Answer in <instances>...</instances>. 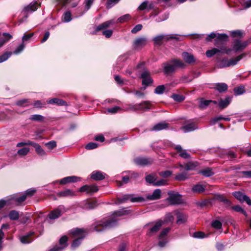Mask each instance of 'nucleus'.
<instances>
[{
  "mask_svg": "<svg viewBox=\"0 0 251 251\" xmlns=\"http://www.w3.org/2000/svg\"><path fill=\"white\" fill-rule=\"evenodd\" d=\"M3 36L5 38V39H0V48L2 47L6 42L12 38V35L8 33H3Z\"/></svg>",
  "mask_w": 251,
  "mask_h": 251,
  "instance_id": "49",
  "label": "nucleus"
},
{
  "mask_svg": "<svg viewBox=\"0 0 251 251\" xmlns=\"http://www.w3.org/2000/svg\"><path fill=\"white\" fill-rule=\"evenodd\" d=\"M140 105H138V104H127L124 107L125 110L126 111H136L140 110Z\"/></svg>",
  "mask_w": 251,
  "mask_h": 251,
  "instance_id": "40",
  "label": "nucleus"
},
{
  "mask_svg": "<svg viewBox=\"0 0 251 251\" xmlns=\"http://www.w3.org/2000/svg\"><path fill=\"white\" fill-rule=\"evenodd\" d=\"M198 128V126L194 123L188 124L181 127V129L184 132H189L193 131Z\"/></svg>",
  "mask_w": 251,
  "mask_h": 251,
  "instance_id": "30",
  "label": "nucleus"
},
{
  "mask_svg": "<svg viewBox=\"0 0 251 251\" xmlns=\"http://www.w3.org/2000/svg\"><path fill=\"white\" fill-rule=\"evenodd\" d=\"M165 89L166 88L164 85H159L155 89L154 93L158 95L162 94L164 92Z\"/></svg>",
  "mask_w": 251,
  "mask_h": 251,
  "instance_id": "52",
  "label": "nucleus"
},
{
  "mask_svg": "<svg viewBox=\"0 0 251 251\" xmlns=\"http://www.w3.org/2000/svg\"><path fill=\"white\" fill-rule=\"evenodd\" d=\"M128 200H129L131 202H139L143 201L144 198L140 197H136L132 195H126L124 196L122 198L118 199L116 203L120 204L121 203H123L126 201Z\"/></svg>",
  "mask_w": 251,
  "mask_h": 251,
  "instance_id": "11",
  "label": "nucleus"
},
{
  "mask_svg": "<svg viewBox=\"0 0 251 251\" xmlns=\"http://www.w3.org/2000/svg\"><path fill=\"white\" fill-rule=\"evenodd\" d=\"M44 119V117L41 115L38 114L32 115L29 117V119L31 121H42Z\"/></svg>",
  "mask_w": 251,
  "mask_h": 251,
  "instance_id": "54",
  "label": "nucleus"
},
{
  "mask_svg": "<svg viewBox=\"0 0 251 251\" xmlns=\"http://www.w3.org/2000/svg\"><path fill=\"white\" fill-rule=\"evenodd\" d=\"M98 146V145L97 143L90 142L85 146V148L87 150H90L97 148Z\"/></svg>",
  "mask_w": 251,
  "mask_h": 251,
  "instance_id": "64",
  "label": "nucleus"
},
{
  "mask_svg": "<svg viewBox=\"0 0 251 251\" xmlns=\"http://www.w3.org/2000/svg\"><path fill=\"white\" fill-rule=\"evenodd\" d=\"M58 195L62 197H68L74 195V192L70 189H66L59 193Z\"/></svg>",
  "mask_w": 251,
  "mask_h": 251,
  "instance_id": "48",
  "label": "nucleus"
},
{
  "mask_svg": "<svg viewBox=\"0 0 251 251\" xmlns=\"http://www.w3.org/2000/svg\"><path fill=\"white\" fill-rule=\"evenodd\" d=\"M169 197L166 200L171 205H177L183 202L182 196L178 193L174 191H169L168 192Z\"/></svg>",
  "mask_w": 251,
  "mask_h": 251,
  "instance_id": "6",
  "label": "nucleus"
},
{
  "mask_svg": "<svg viewBox=\"0 0 251 251\" xmlns=\"http://www.w3.org/2000/svg\"><path fill=\"white\" fill-rule=\"evenodd\" d=\"M175 149L176 150L179 156L184 159H190L191 155L186 150L183 149L180 145H177L175 147Z\"/></svg>",
  "mask_w": 251,
  "mask_h": 251,
  "instance_id": "16",
  "label": "nucleus"
},
{
  "mask_svg": "<svg viewBox=\"0 0 251 251\" xmlns=\"http://www.w3.org/2000/svg\"><path fill=\"white\" fill-rule=\"evenodd\" d=\"M171 97L175 101L179 102L183 101L185 99V97L183 96L176 94H173Z\"/></svg>",
  "mask_w": 251,
  "mask_h": 251,
  "instance_id": "50",
  "label": "nucleus"
},
{
  "mask_svg": "<svg viewBox=\"0 0 251 251\" xmlns=\"http://www.w3.org/2000/svg\"><path fill=\"white\" fill-rule=\"evenodd\" d=\"M17 105L20 106H26L29 105L28 100L23 99L22 100H18L16 103Z\"/></svg>",
  "mask_w": 251,
  "mask_h": 251,
  "instance_id": "57",
  "label": "nucleus"
},
{
  "mask_svg": "<svg viewBox=\"0 0 251 251\" xmlns=\"http://www.w3.org/2000/svg\"><path fill=\"white\" fill-rule=\"evenodd\" d=\"M8 217L11 220H16L19 217V212L15 210H12L9 213Z\"/></svg>",
  "mask_w": 251,
  "mask_h": 251,
  "instance_id": "47",
  "label": "nucleus"
},
{
  "mask_svg": "<svg viewBox=\"0 0 251 251\" xmlns=\"http://www.w3.org/2000/svg\"><path fill=\"white\" fill-rule=\"evenodd\" d=\"M209 100H205L203 99H201L199 101V106L200 108L204 109L210 104Z\"/></svg>",
  "mask_w": 251,
  "mask_h": 251,
  "instance_id": "43",
  "label": "nucleus"
},
{
  "mask_svg": "<svg viewBox=\"0 0 251 251\" xmlns=\"http://www.w3.org/2000/svg\"><path fill=\"white\" fill-rule=\"evenodd\" d=\"M91 177L95 180H101L105 178L103 173L100 171H94L92 173Z\"/></svg>",
  "mask_w": 251,
  "mask_h": 251,
  "instance_id": "31",
  "label": "nucleus"
},
{
  "mask_svg": "<svg viewBox=\"0 0 251 251\" xmlns=\"http://www.w3.org/2000/svg\"><path fill=\"white\" fill-rule=\"evenodd\" d=\"M218 48H214L211 50H207L205 53L206 56L207 57H211L214 54L219 52L229 54L231 51L230 48H228L226 46H221L220 47Z\"/></svg>",
  "mask_w": 251,
  "mask_h": 251,
  "instance_id": "7",
  "label": "nucleus"
},
{
  "mask_svg": "<svg viewBox=\"0 0 251 251\" xmlns=\"http://www.w3.org/2000/svg\"><path fill=\"white\" fill-rule=\"evenodd\" d=\"M198 166V163L197 162H189L185 164L184 167L183 165L179 164V166L181 169L180 171H181L183 169H184L186 171L194 170L196 167Z\"/></svg>",
  "mask_w": 251,
  "mask_h": 251,
  "instance_id": "21",
  "label": "nucleus"
},
{
  "mask_svg": "<svg viewBox=\"0 0 251 251\" xmlns=\"http://www.w3.org/2000/svg\"><path fill=\"white\" fill-rule=\"evenodd\" d=\"M49 104H56L57 105H66V102L62 100L59 99L57 98H53L50 100L48 101Z\"/></svg>",
  "mask_w": 251,
  "mask_h": 251,
  "instance_id": "41",
  "label": "nucleus"
},
{
  "mask_svg": "<svg viewBox=\"0 0 251 251\" xmlns=\"http://www.w3.org/2000/svg\"><path fill=\"white\" fill-rule=\"evenodd\" d=\"M186 66L185 64L179 59H173L171 62L164 64V72L166 74H169L175 71L177 68H184Z\"/></svg>",
  "mask_w": 251,
  "mask_h": 251,
  "instance_id": "3",
  "label": "nucleus"
},
{
  "mask_svg": "<svg viewBox=\"0 0 251 251\" xmlns=\"http://www.w3.org/2000/svg\"><path fill=\"white\" fill-rule=\"evenodd\" d=\"M29 149L28 148H24L19 150L18 151V153L21 156H24L26 155L29 152Z\"/></svg>",
  "mask_w": 251,
  "mask_h": 251,
  "instance_id": "62",
  "label": "nucleus"
},
{
  "mask_svg": "<svg viewBox=\"0 0 251 251\" xmlns=\"http://www.w3.org/2000/svg\"><path fill=\"white\" fill-rule=\"evenodd\" d=\"M9 228V225L8 224H3L0 229V250L2 248V239H3L4 233L2 231V230H7Z\"/></svg>",
  "mask_w": 251,
  "mask_h": 251,
  "instance_id": "42",
  "label": "nucleus"
},
{
  "mask_svg": "<svg viewBox=\"0 0 251 251\" xmlns=\"http://www.w3.org/2000/svg\"><path fill=\"white\" fill-rule=\"evenodd\" d=\"M175 213L177 217L176 223L177 224H182L186 222L187 217L186 215L177 211H176Z\"/></svg>",
  "mask_w": 251,
  "mask_h": 251,
  "instance_id": "25",
  "label": "nucleus"
},
{
  "mask_svg": "<svg viewBox=\"0 0 251 251\" xmlns=\"http://www.w3.org/2000/svg\"><path fill=\"white\" fill-rule=\"evenodd\" d=\"M156 179V177L151 175H149L146 177V181L149 183L152 184L153 185H154Z\"/></svg>",
  "mask_w": 251,
  "mask_h": 251,
  "instance_id": "56",
  "label": "nucleus"
},
{
  "mask_svg": "<svg viewBox=\"0 0 251 251\" xmlns=\"http://www.w3.org/2000/svg\"><path fill=\"white\" fill-rule=\"evenodd\" d=\"M84 238V236H82L81 237H78V238L75 239L73 242L71 248L72 250H75L76 248H77L81 244V240Z\"/></svg>",
  "mask_w": 251,
  "mask_h": 251,
  "instance_id": "46",
  "label": "nucleus"
},
{
  "mask_svg": "<svg viewBox=\"0 0 251 251\" xmlns=\"http://www.w3.org/2000/svg\"><path fill=\"white\" fill-rule=\"evenodd\" d=\"M144 63L142 62L139 64L137 67L138 69H143V72L141 75V78H142V84L145 85L144 89H146V87L149 86L150 84L153 82V79L150 76V74L147 70H145Z\"/></svg>",
  "mask_w": 251,
  "mask_h": 251,
  "instance_id": "4",
  "label": "nucleus"
},
{
  "mask_svg": "<svg viewBox=\"0 0 251 251\" xmlns=\"http://www.w3.org/2000/svg\"><path fill=\"white\" fill-rule=\"evenodd\" d=\"M170 228L169 227H167L166 228H164L160 233L159 236V240H161L163 238H164V237L167 235L168 232L170 231Z\"/></svg>",
  "mask_w": 251,
  "mask_h": 251,
  "instance_id": "60",
  "label": "nucleus"
},
{
  "mask_svg": "<svg viewBox=\"0 0 251 251\" xmlns=\"http://www.w3.org/2000/svg\"><path fill=\"white\" fill-rule=\"evenodd\" d=\"M138 105H140V110H149L151 107V103L149 101H144L140 103H139Z\"/></svg>",
  "mask_w": 251,
  "mask_h": 251,
  "instance_id": "44",
  "label": "nucleus"
},
{
  "mask_svg": "<svg viewBox=\"0 0 251 251\" xmlns=\"http://www.w3.org/2000/svg\"><path fill=\"white\" fill-rule=\"evenodd\" d=\"M232 195L240 202H246L249 205H251V199L244 193L240 191H235L232 193Z\"/></svg>",
  "mask_w": 251,
  "mask_h": 251,
  "instance_id": "10",
  "label": "nucleus"
},
{
  "mask_svg": "<svg viewBox=\"0 0 251 251\" xmlns=\"http://www.w3.org/2000/svg\"><path fill=\"white\" fill-rule=\"evenodd\" d=\"M167 184V181L165 179H160L159 180H157L156 179V181L154 183V186H164Z\"/></svg>",
  "mask_w": 251,
  "mask_h": 251,
  "instance_id": "63",
  "label": "nucleus"
},
{
  "mask_svg": "<svg viewBox=\"0 0 251 251\" xmlns=\"http://www.w3.org/2000/svg\"><path fill=\"white\" fill-rule=\"evenodd\" d=\"M182 56L185 62L188 64L194 63L196 61L194 56L187 52H183Z\"/></svg>",
  "mask_w": 251,
  "mask_h": 251,
  "instance_id": "26",
  "label": "nucleus"
},
{
  "mask_svg": "<svg viewBox=\"0 0 251 251\" xmlns=\"http://www.w3.org/2000/svg\"><path fill=\"white\" fill-rule=\"evenodd\" d=\"M86 232V230L83 228H75L69 231V234L72 235L73 237L78 236L81 237L83 236V235Z\"/></svg>",
  "mask_w": 251,
  "mask_h": 251,
  "instance_id": "18",
  "label": "nucleus"
},
{
  "mask_svg": "<svg viewBox=\"0 0 251 251\" xmlns=\"http://www.w3.org/2000/svg\"><path fill=\"white\" fill-rule=\"evenodd\" d=\"M161 191L160 189H155L151 194H148L147 199L149 200H157L161 198Z\"/></svg>",
  "mask_w": 251,
  "mask_h": 251,
  "instance_id": "22",
  "label": "nucleus"
},
{
  "mask_svg": "<svg viewBox=\"0 0 251 251\" xmlns=\"http://www.w3.org/2000/svg\"><path fill=\"white\" fill-rule=\"evenodd\" d=\"M168 127V124L165 123H158L155 125L151 129V130L159 131Z\"/></svg>",
  "mask_w": 251,
  "mask_h": 251,
  "instance_id": "37",
  "label": "nucleus"
},
{
  "mask_svg": "<svg viewBox=\"0 0 251 251\" xmlns=\"http://www.w3.org/2000/svg\"><path fill=\"white\" fill-rule=\"evenodd\" d=\"M216 199L222 202L226 207H229L232 204L231 201L225 198L223 195H217L216 196Z\"/></svg>",
  "mask_w": 251,
  "mask_h": 251,
  "instance_id": "38",
  "label": "nucleus"
},
{
  "mask_svg": "<svg viewBox=\"0 0 251 251\" xmlns=\"http://www.w3.org/2000/svg\"><path fill=\"white\" fill-rule=\"evenodd\" d=\"M147 42V39L144 37L139 38L134 41V45L135 47L145 46Z\"/></svg>",
  "mask_w": 251,
  "mask_h": 251,
  "instance_id": "34",
  "label": "nucleus"
},
{
  "mask_svg": "<svg viewBox=\"0 0 251 251\" xmlns=\"http://www.w3.org/2000/svg\"><path fill=\"white\" fill-rule=\"evenodd\" d=\"M221 120H224V117L222 116H218L211 119L210 121V123L211 125H213Z\"/></svg>",
  "mask_w": 251,
  "mask_h": 251,
  "instance_id": "61",
  "label": "nucleus"
},
{
  "mask_svg": "<svg viewBox=\"0 0 251 251\" xmlns=\"http://www.w3.org/2000/svg\"><path fill=\"white\" fill-rule=\"evenodd\" d=\"M206 186L202 184H196L192 187V191L194 193H201L204 191Z\"/></svg>",
  "mask_w": 251,
  "mask_h": 251,
  "instance_id": "36",
  "label": "nucleus"
},
{
  "mask_svg": "<svg viewBox=\"0 0 251 251\" xmlns=\"http://www.w3.org/2000/svg\"><path fill=\"white\" fill-rule=\"evenodd\" d=\"M194 74L193 75H192L191 74H188L187 75H184L180 78V81L182 82H190L193 80V79L195 78L198 77L200 75V73L198 72H192Z\"/></svg>",
  "mask_w": 251,
  "mask_h": 251,
  "instance_id": "20",
  "label": "nucleus"
},
{
  "mask_svg": "<svg viewBox=\"0 0 251 251\" xmlns=\"http://www.w3.org/2000/svg\"><path fill=\"white\" fill-rule=\"evenodd\" d=\"M245 56L246 54L243 53L235 58L230 59H228L226 58L219 59L217 61V66L219 68H223L234 66L237 64V63Z\"/></svg>",
  "mask_w": 251,
  "mask_h": 251,
  "instance_id": "2",
  "label": "nucleus"
},
{
  "mask_svg": "<svg viewBox=\"0 0 251 251\" xmlns=\"http://www.w3.org/2000/svg\"><path fill=\"white\" fill-rule=\"evenodd\" d=\"M119 0H107L106 6L108 8H110L117 3Z\"/></svg>",
  "mask_w": 251,
  "mask_h": 251,
  "instance_id": "59",
  "label": "nucleus"
},
{
  "mask_svg": "<svg viewBox=\"0 0 251 251\" xmlns=\"http://www.w3.org/2000/svg\"><path fill=\"white\" fill-rule=\"evenodd\" d=\"M134 162L138 165L145 166L150 164L151 161L149 158L138 157L134 159Z\"/></svg>",
  "mask_w": 251,
  "mask_h": 251,
  "instance_id": "27",
  "label": "nucleus"
},
{
  "mask_svg": "<svg viewBox=\"0 0 251 251\" xmlns=\"http://www.w3.org/2000/svg\"><path fill=\"white\" fill-rule=\"evenodd\" d=\"M163 222L162 221H158L155 223L153 227H151L149 232L148 233L149 236H151L153 233L157 232L163 225Z\"/></svg>",
  "mask_w": 251,
  "mask_h": 251,
  "instance_id": "28",
  "label": "nucleus"
},
{
  "mask_svg": "<svg viewBox=\"0 0 251 251\" xmlns=\"http://www.w3.org/2000/svg\"><path fill=\"white\" fill-rule=\"evenodd\" d=\"M113 24L112 21H108L103 23L99 25L96 28V31L102 30V34L106 38H109L112 34L113 31L112 30H105L110 25Z\"/></svg>",
  "mask_w": 251,
  "mask_h": 251,
  "instance_id": "8",
  "label": "nucleus"
},
{
  "mask_svg": "<svg viewBox=\"0 0 251 251\" xmlns=\"http://www.w3.org/2000/svg\"><path fill=\"white\" fill-rule=\"evenodd\" d=\"M28 144L30 146H33L35 149L36 152L39 154L40 155H46V152L44 150L41 148V146L39 144L34 143L32 141H28Z\"/></svg>",
  "mask_w": 251,
  "mask_h": 251,
  "instance_id": "24",
  "label": "nucleus"
},
{
  "mask_svg": "<svg viewBox=\"0 0 251 251\" xmlns=\"http://www.w3.org/2000/svg\"><path fill=\"white\" fill-rule=\"evenodd\" d=\"M171 39L179 40V38L176 34L170 35L169 37L168 35L161 34L154 37L153 39V41L155 44L161 45L163 41H167Z\"/></svg>",
  "mask_w": 251,
  "mask_h": 251,
  "instance_id": "9",
  "label": "nucleus"
},
{
  "mask_svg": "<svg viewBox=\"0 0 251 251\" xmlns=\"http://www.w3.org/2000/svg\"><path fill=\"white\" fill-rule=\"evenodd\" d=\"M228 40V36L226 34L218 33L215 40V45L217 47H220L219 45L223 44Z\"/></svg>",
  "mask_w": 251,
  "mask_h": 251,
  "instance_id": "15",
  "label": "nucleus"
},
{
  "mask_svg": "<svg viewBox=\"0 0 251 251\" xmlns=\"http://www.w3.org/2000/svg\"><path fill=\"white\" fill-rule=\"evenodd\" d=\"M33 232L30 231L26 235L21 237V242L23 244H28L31 243L32 241L31 236L33 234Z\"/></svg>",
  "mask_w": 251,
  "mask_h": 251,
  "instance_id": "33",
  "label": "nucleus"
},
{
  "mask_svg": "<svg viewBox=\"0 0 251 251\" xmlns=\"http://www.w3.org/2000/svg\"><path fill=\"white\" fill-rule=\"evenodd\" d=\"M199 173L202 175L203 176L206 177L210 176L214 174L213 172L212 171V170L209 168L201 170Z\"/></svg>",
  "mask_w": 251,
  "mask_h": 251,
  "instance_id": "45",
  "label": "nucleus"
},
{
  "mask_svg": "<svg viewBox=\"0 0 251 251\" xmlns=\"http://www.w3.org/2000/svg\"><path fill=\"white\" fill-rule=\"evenodd\" d=\"M154 7L153 3L152 2L144 1L142 2L138 7V9L141 10H149Z\"/></svg>",
  "mask_w": 251,
  "mask_h": 251,
  "instance_id": "32",
  "label": "nucleus"
},
{
  "mask_svg": "<svg viewBox=\"0 0 251 251\" xmlns=\"http://www.w3.org/2000/svg\"><path fill=\"white\" fill-rule=\"evenodd\" d=\"M231 208L236 212L242 213L246 217L247 216V213L246 211L243 208H242L240 205H237L232 206Z\"/></svg>",
  "mask_w": 251,
  "mask_h": 251,
  "instance_id": "51",
  "label": "nucleus"
},
{
  "mask_svg": "<svg viewBox=\"0 0 251 251\" xmlns=\"http://www.w3.org/2000/svg\"><path fill=\"white\" fill-rule=\"evenodd\" d=\"M126 211L125 210H119L114 212L112 218L109 219H103L93 224L89 229L91 231L100 232L106 229L112 227L117 224V217L125 215Z\"/></svg>",
  "mask_w": 251,
  "mask_h": 251,
  "instance_id": "1",
  "label": "nucleus"
},
{
  "mask_svg": "<svg viewBox=\"0 0 251 251\" xmlns=\"http://www.w3.org/2000/svg\"><path fill=\"white\" fill-rule=\"evenodd\" d=\"M26 199V195L22 194L19 196L18 194H15L11 196L10 200L13 201L17 202L18 204H20L25 201Z\"/></svg>",
  "mask_w": 251,
  "mask_h": 251,
  "instance_id": "23",
  "label": "nucleus"
},
{
  "mask_svg": "<svg viewBox=\"0 0 251 251\" xmlns=\"http://www.w3.org/2000/svg\"><path fill=\"white\" fill-rule=\"evenodd\" d=\"M188 178V174L187 172H184L176 175L175 179L178 181H184Z\"/></svg>",
  "mask_w": 251,
  "mask_h": 251,
  "instance_id": "39",
  "label": "nucleus"
},
{
  "mask_svg": "<svg viewBox=\"0 0 251 251\" xmlns=\"http://www.w3.org/2000/svg\"><path fill=\"white\" fill-rule=\"evenodd\" d=\"M251 43V37L248 40L242 42L240 39H234L232 41V50L235 52L242 51ZM231 50L232 49H230Z\"/></svg>",
  "mask_w": 251,
  "mask_h": 251,
  "instance_id": "5",
  "label": "nucleus"
},
{
  "mask_svg": "<svg viewBox=\"0 0 251 251\" xmlns=\"http://www.w3.org/2000/svg\"><path fill=\"white\" fill-rule=\"evenodd\" d=\"M231 99L229 97H226L225 99H220L218 102V106L222 109L227 107L230 103Z\"/></svg>",
  "mask_w": 251,
  "mask_h": 251,
  "instance_id": "29",
  "label": "nucleus"
},
{
  "mask_svg": "<svg viewBox=\"0 0 251 251\" xmlns=\"http://www.w3.org/2000/svg\"><path fill=\"white\" fill-rule=\"evenodd\" d=\"M68 237L66 236H62L59 240L60 246H56L50 249V251H62L68 246Z\"/></svg>",
  "mask_w": 251,
  "mask_h": 251,
  "instance_id": "12",
  "label": "nucleus"
},
{
  "mask_svg": "<svg viewBox=\"0 0 251 251\" xmlns=\"http://www.w3.org/2000/svg\"><path fill=\"white\" fill-rule=\"evenodd\" d=\"M38 6L39 4L37 2H31L29 4L24 7L23 11L26 14L30 13L35 11L37 9Z\"/></svg>",
  "mask_w": 251,
  "mask_h": 251,
  "instance_id": "19",
  "label": "nucleus"
},
{
  "mask_svg": "<svg viewBox=\"0 0 251 251\" xmlns=\"http://www.w3.org/2000/svg\"><path fill=\"white\" fill-rule=\"evenodd\" d=\"M230 35L233 37H243V32L240 30H235L230 32Z\"/></svg>",
  "mask_w": 251,
  "mask_h": 251,
  "instance_id": "55",
  "label": "nucleus"
},
{
  "mask_svg": "<svg viewBox=\"0 0 251 251\" xmlns=\"http://www.w3.org/2000/svg\"><path fill=\"white\" fill-rule=\"evenodd\" d=\"M81 178L76 176H70L64 177L59 181L60 184H65L70 182H75L80 181Z\"/></svg>",
  "mask_w": 251,
  "mask_h": 251,
  "instance_id": "17",
  "label": "nucleus"
},
{
  "mask_svg": "<svg viewBox=\"0 0 251 251\" xmlns=\"http://www.w3.org/2000/svg\"><path fill=\"white\" fill-rule=\"evenodd\" d=\"M62 211L60 207L51 211L48 215L49 219L47 220L50 223L53 220L58 218L62 215Z\"/></svg>",
  "mask_w": 251,
  "mask_h": 251,
  "instance_id": "14",
  "label": "nucleus"
},
{
  "mask_svg": "<svg viewBox=\"0 0 251 251\" xmlns=\"http://www.w3.org/2000/svg\"><path fill=\"white\" fill-rule=\"evenodd\" d=\"M234 92L237 95L243 94L245 92V87L243 86L236 87L234 88Z\"/></svg>",
  "mask_w": 251,
  "mask_h": 251,
  "instance_id": "53",
  "label": "nucleus"
},
{
  "mask_svg": "<svg viewBox=\"0 0 251 251\" xmlns=\"http://www.w3.org/2000/svg\"><path fill=\"white\" fill-rule=\"evenodd\" d=\"M12 54V52H9L3 54L0 56V63L3 62L8 59Z\"/></svg>",
  "mask_w": 251,
  "mask_h": 251,
  "instance_id": "58",
  "label": "nucleus"
},
{
  "mask_svg": "<svg viewBox=\"0 0 251 251\" xmlns=\"http://www.w3.org/2000/svg\"><path fill=\"white\" fill-rule=\"evenodd\" d=\"M214 88L220 93L224 92L227 89V85L225 83H217Z\"/></svg>",
  "mask_w": 251,
  "mask_h": 251,
  "instance_id": "35",
  "label": "nucleus"
},
{
  "mask_svg": "<svg viewBox=\"0 0 251 251\" xmlns=\"http://www.w3.org/2000/svg\"><path fill=\"white\" fill-rule=\"evenodd\" d=\"M98 187L95 185H85L79 189L80 192H86L87 194L92 195L98 191Z\"/></svg>",
  "mask_w": 251,
  "mask_h": 251,
  "instance_id": "13",
  "label": "nucleus"
}]
</instances>
